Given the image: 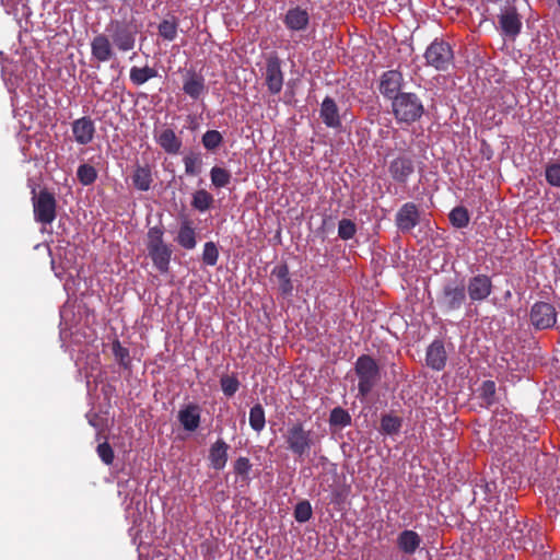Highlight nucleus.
<instances>
[{
	"label": "nucleus",
	"instance_id": "nucleus-1",
	"mask_svg": "<svg viewBox=\"0 0 560 560\" xmlns=\"http://www.w3.org/2000/svg\"><path fill=\"white\" fill-rule=\"evenodd\" d=\"M106 32L97 34L91 42V55L98 62H107L116 58L115 48L121 52L132 50L136 46L137 28L120 22L110 21Z\"/></svg>",
	"mask_w": 560,
	"mask_h": 560
},
{
	"label": "nucleus",
	"instance_id": "nucleus-2",
	"mask_svg": "<svg viewBox=\"0 0 560 560\" xmlns=\"http://www.w3.org/2000/svg\"><path fill=\"white\" fill-rule=\"evenodd\" d=\"M285 448L295 457L308 456L311 450L319 442V436L312 430L305 429L302 421H293L287 424L282 434Z\"/></svg>",
	"mask_w": 560,
	"mask_h": 560
},
{
	"label": "nucleus",
	"instance_id": "nucleus-3",
	"mask_svg": "<svg viewBox=\"0 0 560 560\" xmlns=\"http://www.w3.org/2000/svg\"><path fill=\"white\" fill-rule=\"evenodd\" d=\"M395 118L400 122L411 124L421 118L424 112L421 100L415 93L401 92L392 101Z\"/></svg>",
	"mask_w": 560,
	"mask_h": 560
},
{
	"label": "nucleus",
	"instance_id": "nucleus-4",
	"mask_svg": "<svg viewBox=\"0 0 560 560\" xmlns=\"http://www.w3.org/2000/svg\"><path fill=\"white\" fill-rule=\"evenodd\" d=\"M354 371L359 380V395L366 397L381 380L380 366L372 357L363 354L357 359Z\"/></svg>",
	"mask_w": 560,
	"mask_h": 560
},
{
	"label": "nucleus",
	"instance_id": "nucleus-5",
	"mask_svg": "<svg viewBox=\"0 0 560 560\" xmlns=\"http://www.w3.org/2000/svg\"><path fill=\"white\" fill-rule=\"evenodd\" d=\"M424 59L427 66L438 71H447L453 66L454 54L448 43L435 39L427 48Z\"/></svg>",
	"mask_w": 560,
	"mask_h": 560
},
{
	"label": "nucleus",
	"instance_id": "nucleus-6",
	"mask_svg": "<svg viewBox=\"0 0 560 560\" xmlns=\"http://www.w3.org/2000/svg\"><path fill=\"white\" fill-rule=\"evenodd\" d=\"M32 200L35 220L43 225L51 224L56 219L57 201L55 196L44 189L37 195L34 192Z\"/></svg>",
	"mask_w": 560,
	"mask_h": 560
},
{
	"label": "nucleus",
	"instance_id": "nucleus-7",
	"mask_svg": "<svg viewBox=\"0 0 560 560\" xmlns=\"http://www.w3.org/2000/svg\"><path fill=\"white\" fill-rule=\"evenodd\" d=\"M498 24L501 34L514 39L522 30L521 16L514 5L506 4L498 14Z\"/></svg>",
	"mask_w": 560,
	"mask_h": 560
},
{
	"label": "nucleus",
	"instance_id": "nucleus-8",
	"mask_svg": "<svg viewBox=\"0 0 560 560\" xmlns=\"http://www.w3.org/2000/svg\"><path fill=\"white\" fill-rule=\"evenodd\" d=\"M530 322L536 329H548L557 322L555 307L546 302H537L530 310Z\"/></svg>",
	"mask_w": 560,
	"mask_h": 560
},
{
	"label": "nucleus",
	"instance_id": "nucleus-9",
	"mask_svg": "<svg viewBox=\"0 0 560 560\" xmlns=\"http://www.w3.org/2000/svg\"><path fill=\"white\" fill-rule=\"evenodd\" d=\"M467 294L471 303L482 302L492 293V281L487 275H476L469 278L467 284Z\"/></svg>",
	"mask_w": 560,
	"mask_h": 560
},
{
	"label": "nucleus",
	"instance_id": "nucleus-10",
	"mask_svg": "<svg viewBox=\"0 0 560 560\" xmlns=\"http://www.w3.org/2000/svg\"><path fill=\"white\" fill-rule=\"evenodd\" d=\"M420 222V211L416 203L406 202L397 211L395 223L401 233L412 231Z\"/></svg>",
	"mask_w": 560,
	"mask_h": 560
},
{
	"label": "nucleus",
	"instance_id": "nucleus-11",
	"mask_svg": "<svg viewBox=\"0 0 560 560\" xmlns=\"http://www.w3.org/2000/svg\"><path fill=\"white\" fill-rule=\"evenodd\" d=\"M265 82L271 94H279L283 86L281 61L277 56H270L266 61Z\"/></svg>",
	"mask_w": 560,
	"mask_h": 560
},
{
	"label": "nucleus",
	"instance_id": "nucleus-12",
	"mask_svg": "<svg viewBox=\"0 0 560 560\" xmlns=\"http://www.w3.org/2000/svg\"><path fill=\"white\" fill-rule=\"evenodd\" d=\"M466 301V293L464 285L447 283L443 288V293L440 299L441 305L447 311H455L462 307Z\"/></svg>",
	"mask_w": 560,
	"mask_h": 560
},
{
	"label": "nucleus",
	"instance_id": "nucleus-13",
	"mask_svg": "<svg viewBox=\"0 0 560 560\" xmlns=\"http://www.w3.org/2000/svg\"><path fill=\"white\" fill-rule=\"evenodd\" d=\"M413 161L410 156L400 154L389 162L388 172L392 178L400 184H405L413 173Z\"/></svg>",
	"mask_w": 560,
	"mask_h": 560
},
{
	"label": "nucleus",
	"instance_id": "nucleus-14",
	"mask_svg": "<svg viewBox=\"0 0 560 560\" xmlns=\"http://www.w3.org/2000/svg\"><path fill=\"white\" fill-rule=\"evenodd\" d=\"M177 419L184 430L188 432L196 431L199 428L201 420L200 406L194 402L183 406L177 413Z\"/></svg>",
	"mask_w": 560,
	"mask_h": 560
},
{
	"label": "nucleus",
	"instance_id": "nucleus-15",
	"mask_svg": "<svg viewBox=\"0 0 560 560\" xmlns=\"http://www.w3.org/2000/svg\"><path fill=\"white\" fill-rule=\"evenodd\" d=\"M402 81L404 78L400 72L388 70L381 77L380 91L385 97L393 101L394 97L401 93L399 90L401 89Z\"/></svg>",
	"mask_w": 560,
	"mask_h": 560
},
{
	"label": "nucleus",
	"instance_id": "nucleus-16",
	"mask_svg": "<svg viewBox=\"0 0 560 560\" xmlns=\"http://www.w3.org/2000/svg\"><path fill=\"white\" fill-rule=\"evenodd\" d=\"M72 133L77 143L85 145L92 142L95 135V125L90 117L75 119L71 125Z\"/></svg>",
	"mask_w": 560,
	"mask_h": 560
},
{
	"label": "nucleus",
	"instance_id": "nucleus-17",
	"mask_svg": "<svg viewBox=\"0 0 560 560\" xmlns=\"http://www.w3.org/2000/svg\"><path fill=\"white\" fill-rule=\"evenodd\" d=\"M158 144L168 154H177L182 148V139L171 128H162L154 131Z\"/></svg>",
	"mask_w": 560,
	"mask_h": 560
},
{
	"label": "nucleus",
	"instance_id": "nucleus-18",
	"mask_svg": "<svg viewBox=\"0 0 560 560\" xmlns=\"http://www.w3.org/2000/svg\"><path fill=\"white\" fill-rule=\"evenodd\" d=\"M447 353L443 341L434 340L427 349L425 362L434 371H442L446 365Z\"/></svg>",
	"mask_w": 560,
	"mask_h": 560
},
{
	"label": "nucleus",
	"instance_id": "nucleus-19",
	"mask_svg": "<svg viewBox=\"0 0 560 560\" xmlns=\"http://www.w3.org/2000/svg\"><path fill=\"white\" fill-rule=\"evenodd\" d=\"M283 23L292 32H303L310 24V15L306 10L294 7L287 11Z\"/></svg>",
	"mask_w": 560,
	"mask_h": 560
},
{
	"label": "nucleus",
	"instance_id": "nucleus-20",
	"mask_svg": "<svg viewBox=\"0 0 560 560\" xmlns=\"http://www.w3.org/2000/svg\"><path fill=\"white\" fill-rule=\"evenodd\" d=\"M183 91L192 100H198L207 93L205 78L196 72L188 71L184 75Z\"/></svg>",
	"mask_w": 560,
	"mask_h": 560
},
{
	"label": "nucleus",
	"instance_id": "nucleus-21",
	"mask_svg": "<svg viewBox=\"0 0 560 560\" xmlns=\"http://www.w3.org/2000/svg\"><path fill=\"white\" fill-rule=\"evenodd\" d=\"M319 116L328 128L340 129L342 126L339 108L336 102L329 96L325 97L322 102Z\"/></svg>",
	"mask_w": 560,
	"mask_h": 560
},
{
	"label": "nucleus",
	"instance_id": "nucleus-22",
	"mask_svg": "<svg viewBox=\"0 0 560 560\" xmlns=\"http://www.w3.org/2000/svg\"><path fill=\"white\" fill-rule=\"evenodd\" d=\"M422 539L420 535L412 529H405L397 536V546L399 550L408 556L413 555L420 547Z\"/></svg>",
	"mask_w": 560,
	"mask_h": 560
},
{
	"label": "nucleus",
	"instance_id": "nucleus-23",
	"mask_svg": "<svg viewBox=\"0 0 560 560\" xmlns=\"http://www.w3.org/2000/svg\"><path fill=\"white\" fill-rule=\"evenodd\" d=\"M229 445L222 439H218L209 450L210 465L215 470H221L228 462Z\"/></svg>",
	"mask_w": 560,
	"mask_h": 560
},
{
	"label": "nucleus",
	"instance_id": "nucleus-24",
	"mask_svg": "<svg viewBox=\"0 0 560 560\" xmlns=\"http://www.w3.org/2000/svg\"><path fill=\"white\" fill-rule=\"evenodd\" d=\"M154 267L161 272L166 273L170 269L172 249L168 245L153 248L148 252Z\"/></svg>",
	"mask_w": 560,
	"mask_h": 560
},
{
	"label": "nucleus",
	"instance_id": "nucleus-25",
	"mask_svg": "<svg viewBox=\"0 0 560 560\" xmlns=\"http://www.w3.org/2000/svg\"><path fill=\"white\" fill-rule=\"evenodd\" d=\"M271 276L277 278L279 291L282 295L288 296L292 294L293 283L287 265L276 266L271 271Z\"/></svg>",
	"mask_w": 560,
	"mask_h": 560
},
{
	"label": "nucleus",
	"instance_id": "nucleus-26",
	"mask_svg": "<svg viewBox=\"0 0 560 560\" xmlns=\"http://www.w3.org/2000/svg\"><path fill=\"white\" fill-rule=\"evenodd\" d=\"M176 242L185 249H194L196 247V231L191 226L190 221L185 220L182 222L176 236Z\"/></svg>",
	"mask_w": 560,
	"mask_h": 560
},
{
	"label": "nucleus",
	"instance_id": "nucleus-27",
	"mask_svg": "<svg viewBox=\"0 0 560 560\" xmlns=\"http://www.w3.org/2000/svg\"><path fill=\"white\" fill-rule=\"evenodd\" d=\"M133 186L140 191H148L151 188L153 178L149 166L138 165L131 176Z\"/></svg>",
	"mask_w": 560,
	"mask_h": 560
},
{
	"label": "nucleus",
	"instance_id": "nucleus-28",
	"mask_svg": "<svg viewBox=\"0 0 560 560\" xmlns=\"http://www.w3.org/2000/svg\"><path fill=\"white\" fill-rule=\"evenodd\" d=\"M156 75L158 71L149 66L142 68L132 67L129 73L130 81L137 86L144 84L150 79L155 78Z\"/></svg>",
	"mask_w": 560,
	"mask_h": 560
},
{
	"label": "nucleus",
	"instance_id": "nucleus-29",
	"mask_svg": "<svg viewBox=\"0 0 560 560\" xmlns=\"http://www.w3.org/2000/svg\"><path fill=\"white\" fill-rule=\"evenodd\" d=\"M402 427V419L392 413L383 415L380 431L387 435L397 434Z\"/></svg>",
	"mask_w": 560,
	"mask_h": 560
},
{
	"label": "nucleus",
	"instance_id": "nucleus-30",
	"mask_svg": "<svg viewBox=\"0 0 560 560\" xmlns=\"http://www.w3.org/2000/svg\"><path fill=\"white\" fill-rule=\"evenodd\" d=\"M185 173L188 176H197L202 170V158L200 153L189 152L183 159Z\"/></svg>",
	"mask_w": 560,
	"mask_h": 560
},
{
	"label": "nucleus",
	"instance_id": "nucleus-31",
	"mask_svg": "<svg viewBox=\"0 0 560 560\" xmlns=\"http://www.w3.org/2000/svg\"><path fill=\"white\" fill-rule=\"evenodd\" d=\"M249 425L257 433H260L265 429L266 416L264 407L260 404H256L250 408Z\"/></svg>",
	"mask_w": 560,
	"mask_h": 560
},
{
	"label": "nucleus",
	"instance_id": "nucleus-32",
	"mask_svg": "<svg viewBox=\"0 0 560 560\" xmlns=\"http://www.w3.org/2000/svg\"><path fill=\"white\" fill-rule=\"evenodd\" d=\"M212 203L213 196L206 189H198L192 195L191 206L200 212L209 210Z\"/></svg>",
	"mask_w": 560,
	"mask_h": 560
},
{
	"label": "nucleus",
	"instance_id": "nucleus-33",
	"mask_svg": "<svg viewBox=\"0 0 560 560\" xmlns=\"http://www.w3.org/2000/svg\"><path fill=\"white\" fill-rule=\"evenodd\" d=\"M495 383L493 381H486L479 388V397L482 400V405L487 408L493 406L497 401L495 396Z\"/></svg>",
	"mask_w": 560,
	"mask_h": 560
},
{
	"label": "nucleus",
	"instance_id": "nucleus-34",
	"mask_svg": "<svg viewBox=\"0 0 560 560\" xmlns=\"http://www.w3.org/2000/svg\"><path fill=\"white\" fill-rule=\"evenodd\" d=\"M177 27H178V23H177V20L175 18L171 19V20H163L160 24H159V35L166 39V40H174L177 36Z\"/></svg>",
	"mask_w": 560,
	"mask_h": 560
},
{
	"label": "nucleus",
	"instance_id": "nucleus-35",
	"mask_svg": "<svg viewBox=\"0 0 560 560\" xmlns=\"http://www.w3.org/2000/svg\"><path fill=\"white\" fill-rule=\"evenodd\" d=\"M211 183L215 188H222L229 185L231 173L220 166H213L210 171Z\"/></svg>",
	"mask_w": 560,
	"mask_h": 560
},
{
	"label": "nucleus",
	"instance_id": "nucleus-36",
	"mask_svg": "<svg viewBox=\"0 0 560 560\" xmlns=\"http://www.w3.org/2000/svg\"><path fill=\"white\" fill-rule=\"evenodd\" d=\"M77 176L82 185L89 186L96 180L97 172L94 166L90 164H82L78 167Z\"/></svg>",
	"mask_w": 560,
	"mask_h": 560
},
{
	"label": "nucleus",
	"instance_id": "nucleus-37",
	"mask_svg": "<svg viewBox=\"0 0 560 560\" xmlns=\"http://www.w3.org/2000/svg\"><path fill=\"white\" fill-rule=\"evenodd\" d=\"M450 221L455 228H466L469 223L468 211L464 207L454 208L450 213Z\"/></svg>",
	"mask_w": 560,
	"mask_h": 560
},
{
	"label": "nucleus",
	"instance_id": "nucleus-38",
	"mask_svg": "<svg viewBox=\"0 0 560 560\" xmlns=\"http://www.w3.org/2000/svg\"><path fill=\"white\" fill-rule=\"evenodd\" d=\"M329 423L330 425L343 428L351 423V417L345 409L336 407L330 412Z\"/></svg>",
	"mask_w": 560,
	"mask_h": 560
},
{
	"label": "nucleus",
	"instance_id": "nucleus-39",
	"mask_svg": "<svg viewBox=\"0 0 560 560\" xmlns=\"http://www.w3.org/2000/svg\"><path fill=\"white\" fill-rule=\"evenodd\" d=\"M201 142L207 150L214 151L222 144L223 137L218 130H208L202 136Z\"/></svg>",
	"mask_w": 560,
	"mask_h": 560
},
{
	"label": "nucleus",
	"instance_id": "nucleus-40",
	"mask_svg": "<svg viewBox=\"0 0 560 560\" xmlns=\"http://www.w3.org/2000/svg\"><path fill=\"white\" fill-rule=\"evenodd\" d=\"M113 354L116 361L124 368H129L131 360L129 350L121 346L119 340H115L112 345Z\"/></svg>",
	"mask_w": 560,
	"mask_h": 560
},
{
	"label": "nucleus",
	"instance_id": "nucleus-41",
	"mask_svg": "<svg viewBox=\"0 0 560 560\" xmlns=\"http://www.w3.org/2000/svg\"><path fill=\"white\" fill-rule=\"evenodd\" d=\"M545 177L550 186L560 187V163H548L545 168Z\"/></svg>",
	"mask_w": 560,
	"mask_h": 560
},
{
	"label": "nucleus",
	"instance_id": "nucleus-42",
	"mask_svg": "<svg viewBox=\"0 0 560 560\" xmlns=\"http://www.w3.org/2000/svg\"><path fill=\"white\" fill-rule=\"evenodd\" d=\"M165 245L163 241V230L159 226L150 228L148 231V252Z\"/></svg>",
	"mask_w": 560,
	"mask_h": 560
},
{
	"label": "nucleus",
	"instance_id": "nucleus-43",
	"mask_svg": "<svg viewBox=\"0 0 560 560\" xmlns=\"http://www.w3.org/2000/svg\"><path fill=\"white\" fill-rule=\"evenodd\" d=\"M357 232V226L353 221L349 219H342L338 224V236L341 240H350L354 236Z\"/></svg>",
	"mask_w": 560,
	"mask_h": 560
},
{
	"label": "nucleus",
	"instance_id": "nucleus-44",
	"mask_svg": "<svg viewBox=\"0 0 560 560\" xmlns=\"http://www.w3.org/2000/svg\"><path fill=\"white\" fill-rule=\"evenodd\" d=\"M219 258V250L213 242H207L203 247L202 260L208 266H214Z\"/></svg>",
	"mask_w": 560,
	"mask_h": 560
},
{
	"label": "nucleus",
	"instance_id": "nucleus-45",
	"mask_svg": "<svg viewBox=\"0 0 560 560\" xmlns=\"http://www.w3.org/2000/svg\"><path fill=\"white\" fill-rule=\"evenodd\" d=\"M312 516V508L308 501L299 502L294 509V517L300 523L307 522Z\"/></svg>",
	"mask_w": 560,
	"mask_h": 560
},
{
	"label": "nucleus",
	"instance_id": "nucleus-46",
	"mask_svg": "<svg viewBox=\"0 0 560 560\" xmlns=\"http://www.w3.org/2000/svg\"><path fill=\"white\" fill-rule=\"evenodd\" d=\"M220 383L222 392L229 397L233 396L240 387L238 381L233 376H223Z\"/></svg>",
	"mask_w": 560,
	"mask_h": 560
},
{
	"label": "nucleus",
	"instance_id": "nucleus-47",
	"mask_svg": "<svg viewBox=\"0 0 560 560\" xmlns=\"http://www.w3.org/2000/svg\"><path fill=\"white\" fill-rule=\"evenodd\" d=\"M97 454L106 465H110L114 460L113 448L107 442L98 444Z\"/></svg>",
	"mask_w": 560,
	"mask_h": 560
},
{
	"label": "nucleus",
	"instance_id": "nucleus-48",
	"mask_svg": "<svg viewBox=\"0 0 560 560\" xmlns=\"http://www.w3.org/2000/svg\"><path fill=\"white\" fill-rule=\"evenodd\" d=\"M252 469V464L247 457H238L234 463V471L241 476H247Z\"/></svg>",
	"mask_w": 560,
	"mask_h": 560
},
{
	"label": "nucleus",
	"instance_id": "nucleus-49",
	"mask_svg": "<svg viewBox=\"0 0 560 560\" xmlns=\"http://www.w3.org/2000/svg\"><path fill=\"white\" fill-rule=\"evenodd\" d=\"M557 1H558L559 7H560V0H557Z\"/></svg>",
	"mask_w": 560,
	"mask_h": 560
}]
</instances>
